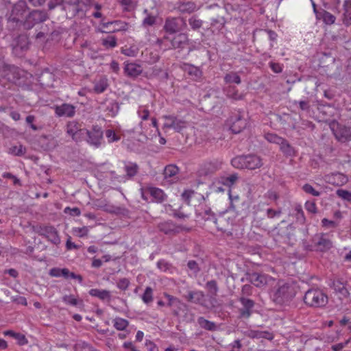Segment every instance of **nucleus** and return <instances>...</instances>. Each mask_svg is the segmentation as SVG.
Masks as SVG:
<instances>
[{"mask_svg":"<svg viewBox=\"0 0 351 351\" xmlns=\"http://www.w3.org/2000/svg\"><path fill=\"white\" fill-rule=\"evenodd\" d=\"M25 148L22 145H20L19 146H13L10 148V152L15 155V156H23L25 153Z\"/></svg>","mask_w":351,"mask_h":351,"instance_id":"obj_53","label":"nucleus"},{"mask_svg":"<svg viewBox=\"0 0 351 351\" xmlns=\"http://www.w3.org/2000/svg\"><path fill=\"white\" fill-rule=\"evenodd\" d=\"M321 14H322V18L323 19V21L326 25H332V24L335 23L336 18L333 14H332L329 12L323 10L321 12Z\"/></svg>","mask_w":351,"mask_h":351,"instance_id":"obj_44","label":"nucleus"},{"mask_svg":"<svg viewBox=\"0 0 351 351\" xmlns=\"http://www.w3.org/2000/svg\"><path fill=\"white\" fill-rule=\"evenodd\" d=\"M148 191L157 202H162L165 200V195L162 190L156 187H150Z\"/></svg>","mask_w":351,"mask_h":351,"instance_id":"obj_29","label":"nucleus"},{"mask_svg":"<svg viewBox=\"0 0 351 351\" xmlns=\"http://www.w3.org/2000/svg\"><path fill=\"white\" fill-rule=\"evenodd\" d=\"M279 145L280 150L284 153L285 155L287 156H291L294 155L293 147L286 139L284 138L282 143H280Z\"/></svg>","mask_w":351,"mask_h":351,"instance_id":"obj_33","label":"nucleus"},{"mask_svg":"<svg viewBox=\"0 0 351 351\" xmlns=\"http://www.w3.org/2000/svg\"><path fill=\"white\" fill-rule=\"evenodd\" d=\"M197 324L202 328L208 331H215L217 330L215 323L205 319L204 317H198Z\"/></svg>","mask_w":351,"mask_h":351,"instance_id":"obj_28","label":"nucleus"},{"mask_svg":"<svg viewBox=\"0 0 351 351\" xmlns=\"http://www.w3.org/2000/svg\"><path fill=\"white\" fill-rule=\"evenodd\" d=\"M38 81L42 86L52 87L53 86L54 75L49 70H45L39 75Z\"/></svg>","mask_w":351,"mask_h":351,"instance_id":"obj_22","label":"nucleus"},{"mask_svg":"<svg viewBox=\"0 0 351 351\" xmlns=\"http://www.w3.org/2000/svg\"><path fill=\"white\" fill-rule=\"evenodd\" d=\"M124 169L127 176L129 178H132L137 174L139 167L136 163L129 162L125 165Z\"/></svg>","mask_w":351,"mask_h":351,"instance_id":"obj_32","label":"nucleus"},{"mask_svg":"<svg viewBox=\"0 0 351 351\" xmlns=\"http://www.w3.org/2000/svg\"><path fill=\"white\" fill-rule=\"evenodd\" d=\"M294 211L297 221L300 224H304L306 221V218L302 206L300 205L295 206Z\"/></svg>","mask_w":351,"mask_h":351,"instance_id":"obj_39","label":"nucleus"},{"mask_svg":"<svg viewBox=\"0 0 351 351\" xmlns=\"http://www.w3.org/2000/svg\"><path fill=\"white\" fill-rule=\"evenodd\" d=\"M23 73L24 71L19 67L5 63L0 75L6 78L9 82L16 84L23 75Z\"/></svg>","mask_w":351,"mask_h":351,"instance_id":"obj_9","label":"nucleus"},{"mask_svg":"<svg viewBox=\"0 0 351 351\" xmlns=\"http://www.w3.org/2000/svg\"><path fill=\"white\" fill-rule=\"evenodd\" d=\"M246 336L252 339H265L268 340L274 339L273 333L267 330H250L246 332Z\"/></svg>","mask_w":351,"mask_h":351,"instance_id":"obj_23","label":"nucleus"},{"mask_svg":"<svg viewBox=\"0 0 351 351\" xmlns=\"http://www.w3.org/2000/svg\"><path fill=\"white\" fill-rule=\"evenodd\" d=\"M336 194L338 197H341L343 200H346L348 202L351 201V192L347 190L338 189L336 191Z\"/></svg>","mask_w":351,"mask_h":351,"instance_id":"obj_52","label":"nucleus"},{"mask_svg":"<svg viewBox=\"0 0 351 351\" xmlns=\"http://www.w3.org/2000/svg\"><path fill=\"white\" fill-rule=\"evenodd\" d=\"M205 287L208 290V295H217L219 287L216 280L208 281L206 283Z\"/></svg>","mask_w":351,"mask_h":351,"instance_id":"obj_36","label":"nucleus"},{"mask_svg":"<svg viewBox=\"0 0 351 351\" xmlns=\"http://www.w3.org/2000/svg\"><path fill=\"white\" fill-rule=\"evenodd\" d=\"M230 130L234 134L241 132L248 125V121L244 118L240 112L230 117Z\"/></svg>","mask_w":351,"mask_h":351,"instance_id":"obj_13","label":"nucleus"},{"mask_svg":"<svg viewBox=\"0 0 351 351\" xmlns=\"http://www.w3.org/2000/svg\"><path fill=\"white\" fill-rule=\"evenodd\" d=\"M62 301L71 306H83L82 300H77L73 295H65L62 297Z\"/></svg>","mask_w":351,"mask_h":351,"instance_id":"obj_40","label":"nucleus"},{"mask_svg":"<svg viewBox=\"0 0 351 351\" xmlns=\"http://www.w3.org/2000/svg\"><path fill=\"white\" fill-rule=\"evenodd\" d=\"M204 21L198 18L197 15H193L189 19V24L194 31L199 30L203 25Z\"/></svg>","mask_w":351,"mask_h":351,"instance_id":"obj_31","label":"nucleus"},{"mask_svg":"<svg viewBox=\"0 0 351 351\" xmlns=\"http://www.w3.org/2000/svg\"><path fill=\"white\" fill-rule=\"evenodd\" d=\"M265 138L269 142L272 143H276V144H278V145H280V143H282L283 139H284L283 138L278 136L277 134H271V133L267 134L265 135Z\"/></svg>","mask_w":351,"mask_h":351,"instance_id":"obj_49","label":"nucleus"},{"mask_svg":"<svg viewBox=\"0 0 351 351\" xmlns=\"http://www.w3.org/2000/svg\"><path fill=\"white\" fill-rule=\"evenodd\" d=\"M202 215V218L206 221H212L215 223V219H217V217H215V215L211 211L210 208L206 209Z\"/></svg>","mask_w":351,"mask_h":351,"instance_id":"obj_50","label":"nucleus"},{"mask_svg":"<svg viewBox=\"0 0 351 351\" xmlns=\"http://www.w3.org/2000/svg\"><path fill=\"white\" fill-rule=\"evenodd\" d=\"M293 287L287 283L279 285L271 295L272 301L276 304L282 305L290 302L295 296Z\"/></svg>","mask_w":351,"mask_h":351,"instance_id":"obj_4","label":"nucleus"},{"mask_svg":"<svg viewBox=\"0 0 351 351\" xmlns=\"http://www.w3.org/2000/svg\"><path fill=\"white\" fill-rule=\"evenodd\" d=\"M173 49H183L189 44L188 35L185 33H180L176 35L171 40Z\"/></svg>","mask_w":351,"mask_h":351,"instance_id":"obj_19","label":"nucleus"},{"mask_svg":"<svg viewBox=\"0 0 351 351\" xmlns=\"http://www.w3.org/2000/svg\"><path fill=\"white\" fill-rule=\"evenodd\" d=\"M119 104L116 101L110 102L108 106L106 107V111L110 114L112 117H114L119 110Z\"/></svg>","mask_w":351,"mask_h":351,"instance_id":"obj_45","label":"nucleus"},{"mask_svg":"<svg viewBox=\"0 0 351 351\" xmlns=\"http://www.w3.org/2000/svg\"><path fill=\"white\" fill-rule=\"evenodd\" d=\"M217 229L228 234H232L230 227L232 225V220L225 215H220L215 219V223Z\"/></svg>","mask_w":351,"mask_h":351,"instance_id":"obj_16","label":"nucleus"},{"mask_svg":"<svg viewBox=\"0 0 351 351\" xmlns=\"http://www.w3.org/2000/svg\"><path fill=\"white\" fill-rule=\"evenodd\" d=\"M194 191L192 190H185L182 194V197L187 204H189L190 199Z\"/></svg>","mask_w":351,"mask_h":351,"instance_id":"obj_64","label":"nucleus"},{"mask_svg":"<svg viewBox=\"0 0 351 351\" xmlns=\"http://www.w3.org/2000/svg\"><path fill=\"white\" fill-rule=\"evenodd\" d=\"M210 28L221 30L227 23L228 10L225 6L214 5L210 6Z\"/></svg>","mask_w":351,"mask_h":351,"instance_id":"obj_3","label":"nucleus"},{"mask_svg":"<svg viewBox=\"0 0 351 351\" xmlns=\"http://www.w3.org/2000/svg\"><path fill=\"white\" fill-rule=\"evenodd\" d=\"M55 112L58 117H73L75 114V106L69 104H62L55 106Z\"/></svg>","mask_w":351,"mask_h":351,"instance_id":"obj_18","label":"nucleus"},{"mask_svg":"<svg viewBox=\"0 0 351 351\" xmlns=\"http://www.w3.org/2000/svg\"><path fill=\"white\" fill-rule=\"evenodd\" d=\"M73 348L75 351H97L90 344L84 341L75 343Z\"/></svg>","mask_w":351,"mask_h":351,"instance_id":"obj_42","label":"nucleus"},{"mask_svg":"<svg viewBox=\"0 0 351 351\" xmlns=\"http://www.w3.org/2000/svg\"><path fill=\"white\" fill-rule=\"evenodd\" d=\"M30 45L31 43L26 34H20L15 37L10 44L12 53L17 57H23L29 49Z\"/></svg>","mask_w":351,"mask_h":351,"instance_id":"obj_6","label":"nucleus"},{"mask_svg":"<svg viewBox=\"0 0 351 351\" xmlns=\"http://www.w3.org/2000/svg\"><path fill=\"white\" fill-rule=\"evenodd\" d=\"M271 280L268 275L257 272L247 273L245 278H241V282H248L257 287H262L267 285Z\"/></svg>","mask_w":351,"mask_h":351,"instance_id":"obj_12","label":"nucleus"},{"mask_svg":"<svg viewBox=\"0 0 351 351\" xmlns=\"http://www.w3.org/2000/svg\"><path fill=\"white\" fill-rule=\"evenodd\" d=\"M185 71L195 80H199L202 77V72L199 68L192 64H186Z\"/></svg>","mask_w":351,"mask_h":351,"instance_id":"obj_30","label":"nucleus"},{"mask_svg":"<svg viewBox=\"0 0 351 351\" xmlns=\"http://www.w3.org/2000/svg\"><path fill=\"white\" fill-rule=\"evenodd\" d=\"M27 8V3L25 1H19L13 5L8 21L10 22L16 23V25L21 26V22L24 20L22 19L23 15Z\"/></svg>","mask_w":351,"mask_h":351,"instance_id":"obj_10","label":"nucleus"},{"mask_svg":"<svg viewBox=\"0 0 351 351\" xmlns=\"http://www.w3.org/2000/svg\"><path fill=\"white\" fill-rule=\"evenodd\" d=\"M81 128V125L77 121H70L66 125V132L69 135L73 137Z\"/></svg>","mask_w":351,"mask_h":351,"instance_id":"obj_34","label":"nucleus"},{"mask_svg":"<svg viewBox=\"0 0 351 351\" xmlns=\"http://www.w3.org/2000/svg\"><path fill=\"white\" fill-rule=\"evenodd\" d=\"M232 165L237 169L254 170L263 166L262 159L255 154L241 155L231 160Z\"/></svg>","mask_w":351,"mask_h":351,"instance_id":"obj_1","label":"nucleus"},{"mask_svg":"<svg viewBox=\"0 0 351 351\" xmlns=\"http://www.w3.org/2000/svg\"><path fill=\"white\" fill-rule=\"evenodd\" d=\"M73 232L76 234L79 237H83L88 235V228L87 226H83L82 228H74Z\"/></svg>","mask_w":351,"mask_h":351,"instance_id":"obj_54","label":"nucleus"},{"mask_svg":"<svg viewBox=\"0 0 351 351\" xmlns=\"http://www.w3.org/2000/svg\"><path fill=\"white\" fill-rule=\"evenodd\" d=\"M239 301L241 304L238 311L239 318L249 319L254 312L253 309L255 306V302L244 296H241L239 298Z\"/></svg>","mask_w":351,"mask_h":351,"instance_id":"obj_11","label":"nucleus"},{"mask_svg":"<svg viewBox=\"0 0 351 351\" xmlns=\"http://www.w3.org/2000/svg\"><path fill=\"white\" fill-rule=\"evenodd\" d=\"M176 308L173 310V313L175 316H178L181 311L184 312L187 310V305L182 302L180 300L174 306Z\"/></svg>","mask_w":351,"mask_h":351,"instance_id":"obj_51","label":"nucleus"},{"mask_svg":"<svg viewBox=\"0 0 351 351\" xmlns=\"http://www.w3.org/2000/svg\"><path fill=\"white\" fill-rule=\"evenodd\" d=\"M158 230L165 234H175L182 230L181 226H177L172 221L161 222L158 225Z\"/></svg>","mask_w":351,"mask_h":351,"instance_id":"obj_17","label":"nucleus"},{"mask_svg":"<svg viewBox=\"0 0 351 351\" xmlns=\"http://www.w3.org/2000/svg\"><path fill=\"white\" fill-rule=\"evenodd\" d=\"M303 300L307 306L315 308L324 307L328 302V295L319 288L310 289L306 291Z\"/></svg>","mask_w":351,"mask_h":351,"instance_id":"obj_2","label":"nucleus"},{"mask_svg":"<svg viewBox=\"0 0 351 351\" xmlns=\"http://www.w3.org/2000/svg\"><path fill=\"white\" fill-rule=\"evenodd\" d=\"M124 71L128 76L132 77H137L142 72L141 66L134 63L127 64L124 68Z\"/></svg>","mask_w":351,"mask_h":351,"instance_id":"obj_25","label":"nucleus"},{"mask_svg":"<svg viewBox=\"0 0 351 351\" xmlns=\"http://www.w3.org/2000/svg\"><path fill=\"white\" fill-rule=\"evenodd\" d=\"M305 208L307 211L311 213H317V207L315 202H306L305 204Z\"/></svg>","mask_w":351,"mask_h":351,"instance_id":"obj_63","label":"nucleus"},{"mask_svg":"<svg viewBox=\"0 0 351 351\" xmlns=\"http://www.w3.org/2000/svg\"><path fill=\"white\" fill-rule=\"evenodd\" d=\"M165 297L168 300L167 306H175L176 304L180 300L178 298L171 295L168 293H165Z\"/></svg>","mask_w":351,"mask_h":351,"instance_id":"obj_61","label":"nucleus"},{"mask_svg":"<svg viewBox=\"0 0 351 351\" xmlns=\"http://www.w3.org/2000/svg\"><path fill=\"white\" fill-rule=\"evenodd\" d=\"M87 134V129L80 128L79 131H77V132L74 136H73L72 139L76 143L81 142L82 141H86Z\"/></svg>","mask_w":351,"mask_h":351,"instance_id":"obj_43","label":"nucleus"},{"mask_svg":"<svg viewBox=\"0 0 351 351\" xmlns=\"http://www.w3.org/2000/svg\"><path fill=\"white\" fill-rule=\"evenodd\" d=\"M102 45L106 48H113L117 46V39L114 36H109L102 40Z\"/></svg>","mask_w":351,"mask_h":351,"instance_id":"obj_47","label":"nucleus"},{"mask_svg":"<svg viewBox=\"0 0 351 351\" xmlns=\"http://www.w3.org/2000/svg\"><path fill=\"white\" fill-rule=\"evenodd\" d=\"M196 9V5L194 3L188 1L182 3L178 6V10L182 13H191Z\"/></svg>","mask_w":351,"mask_h":351,"instance_id":"obj_35","label":"nucleus"},{"mask_svg":"<svg viewBox=\"0 0 351 351\" xmlns=\"http://www.w3.org/2000/svg\"><path fill=\"white\" fill-rule=\"evenodd\" d=\"M224 81L226 83H235L239 84L241 82L240 76L234 72H230L224 77Z\"/></svg>","mask_w":351,"mask_h":351,"instance_id":"obj_37","label":"nucleus"},{"mask_svg":"<svg viewBox=\"0 0 351 351\" xmlns=\"http://www.w3.org/2000/svg\"><path fill=\"white\" fill-rule=\"evenodd\" d=\"M156 23V17L152 15H147L143 21L145 26H152Z\"/></svg>","mask_w":351,"mask_h":351,"instance_id":"obj_60","label":"nucleus"},{"mask_svg":"<svg viewBox=\"0 0 351 351\" xmlns=\"http://www.w3.org/2000/svg\"><path fill=\"white\" fill-rule=\"evenodd\" d=\"M209 295V305L206 304V308H215L218 306V301L216 298L217 295Z\"/></svg>","mask_w":351,"mask_h":351,"instance_id":"obj_57","label":"nucleus"},{"mask_svg":"<svg viewBox=\"0 0 351 351\" xmlns=\"http://www.w3.org/2000/svg\"><path fill=\"white\" fill-rule=\"evenodd\" d=\"M165 119L164 128H173L177 132H180L183 128L186 127V122L173 115H165L163 117Z\"/></svg>","mask_w":351,"mask_h":351,"instance_id":"obj_15","label":"nucleus"},{"mask_svg":"<svg viewBox=\"0 0 351 351\" xmlns=\"http://www.w3.org/2000/svg\"><path fill=\"white\" fill-rule=\"evenodd\" d=\"M129 285H130V281L128 278H121L120 279L118 282H117V287L119 289H120L121 290H126L128 289V287H129Z\"/></svg>","mask_w":351,"mask_h":351,"instance_id":"obj_59","label":"nucleus"},{"mask_svg":"<svg viewBox=\"0 0 351 351\" xmlns=\"http://www.w3.org/2000/svg\"><path fill=\"white\" fill-rule=\"evenodd\" d=\"M142 300L145 304H149L153 300V290L150 287H146L143 295Z\"/></svg>","mask_w":351,"mask_h":351,"instance_id":"obj_46","label":"nucleus"},{"mask_svg":"<svg viewBox=\"0 0 351 351\" xmlns=\"http://www.w3.org/2000/svg\"><path fill=\"white\" fill-rule=\"evenodd\" d=\"M106 136L108 138L110 143L114 141H118L120 138L116 135L114 131L112 130H108L106 131Z\"/></svg>","mask_w":351,"mask_h":351,"instance_id":"obj_58","label":"nucleus"},{"mask_svg":"<svg viewBox=\"0 0 351 351\" xmlns=\"http://www.w3.org/2000/svg\"><path fill=\"white\" fill-rule=\"evenodd\" d=\"M253 287L250 285H245L241 288V296L247 298L252 294Z\"/></svg>","mask_w":351,"mask_h":351,"instance_id":"obj_56","label":"nucleus"},{"mask_svg":"<svg viewBox=\"0 0 351 351\" xmlns=\"http://www.w3.org/2000/svg\"><path fill=\"white\" fill-rule=\"evenodd\" d=\"M33 228L36 233L45 237L53 244L57 245L60 243V239L58 236V231L53 226L40 225L34 226Z\"/></svg>","mask_w":351,"mask_h":351,"instance_id":"obj_7","label":"nucleus"},{"mask_svg":"<svg viewBox=\"0 0 351 351\" xmlns=\"http://www.w3.org/2000/svg\"><path fill=\"white\" fill-rule=\"evenodd\" d=\"M187 266L195 274H197L200 270L198 264L195 261H189L187 263Z\"/></svg>","mask_w":351,"mask_h":351,"instance_id":"obj_62","label":"nucleus"},{"mask_svg":"<svg viewBox=\"0 0 351 351\" xmlns=\"http://www.w3.org/2000/svg\"><path fill=\"white\" fill-rule=\"evenodd\" d=\"M344 13L343 23L346 26L351 25V0H346L343 3Z\"/></svg>","mask_w":351,"mask_h":351,"instance_id":"obj_27","label":"nucleus"},{"mask_svg":"<svg viewBox=\"0 0 351 351\" xmlns=\"http://www.w3.org/2000/svg\"><path fill=\"white\" fill-rule=\"evenodd\" d=\"M48 14L45 10H33L25 16L21 25L25 29H31L36 25L43 23L48 19Z\"/></svg>","mask_w":351,"mask_h":351,"instance_id":"obj_5","label":"nucleus"},{"mask_svg":"<svg viewBox=\"0 0 351 351\" xmlns=\"http://www.w3.org/2000/svg\"><path fill=\"white\" fill-rule=\"evenodd\" d=\"M313 241L317 250L319 251H326L330 249L332 247L331 241L324 234L316 235L313 239Z\"/></svg>","mask_w":351,"mask_h":351,"instance_id":"obj_21","label":"nucleus"},{"mask_svg":"<svg viewBox=\"0 0 351 351\" xmlns=\"http://www.w3.org/2000/svg\"><path fill=\"white\" fill-rule=\"evenodd\" d=\"M225 92L226 97L232 100L238 101L243 99V94L239 93L235 86H228L225 89Z\"/></svg>","mask_w":351,"mask_h":351,"instance_id":"obj_26","label":"nucleus"},{"mask_svg":"<svg viewBox=\"0 0 351 351\" xmlns=\"http://www.w3.org/2000/svg\"><path fill=\"white\" fill-rule=\"evenodd\" d=\"M103 138V131L98 125H93L91 130H88L86 141L95 147H100Z\"/></svg>","mask_w":351,"mask_h":351,"instance_id":"obj_14","label":"nucleus"},{"mask_svg":"<svg viewBox=\"0 0 351 351\" xmlns=\"http://www.w3.org/2000/svg\"><path fill=\"white\" fill-rule=\"evenodd\" d=\"M204 297L205 295L202 291H190L188 292V295L184 296L188 302L206 306V304L203 302Z\"/></svg>","mask_w":351,"mask_h":351,"instance_id":"obj_20","label":"nucleus"},{"mask_svg":"<svg viewBox=\"0 0 351 351\" xmlns=\"http://www.w3.org/2000/svg\"><path fill=\"white\" fill-rule=\"evenodd\" d=\"M113 322L114 328L119 330H124L129 325L127 319L121 317H116Z\"/></svg>","mask_w":351,"mask_h":351,"instance_id":"obj_38","label":"nucleus"},{"mask_svg":"<svg viewBox=\"0 0 351 351\" xmlns=\"http://www.w3.org/2000/svg\"><path fill=\"white\" fill-rule=\"evenodd\" d=\"M186 27L184 19L181 17L167 18L165 20L164 29L169 34H176L184 30Z\"/></svg>","mask_w":351,"mask_h":351,"instance_id":"obj_8","label":"nucleus"},{"mask_svg":"<svg viewBox=\"0 0 351 351\" xmlns=\"http://www.w3.org/2000/svg\"><path fill=\"white\" fill-rule=\"evenodd\" d=\"M89 294L91 296L97 297L101 300L110 301L111 300V294L109 291L98 289H92L89 291Z\"/></svg>","mask_w":351,"mask_h":351,"instance_id":"obj_24","label":"nucleus"},{"mask_svg":"<svg viewBox=\"0 0 351 351\" xmlns=\"http://www.w3.org/2000/svg\"><path fill=\"white\" fill-rule=\"evenodd\" d=\"M178 173V168L174 165H169L164 169V175L166 178H172Z\"/></svg>","mask_w":351,"mask_h":351,"instance_id":"obj_41","label":"nucleus"},{"mask_svg":"<svg viewBox=\"0 0 351 351\" xmlns=\"http://www.w3.org/2000/svg\"><path fill=\"white\" fill-rule=\"evenodd\" d=\"M107 87L108 83L106 80H101L95 84L94 90L97 93H101L106 90Z\"/></svg>","mask_w":351,"mask_h":351,"instance_id":"obj_48","label":"nucleus"},{"mask_svg":"<svg viewBox=\"0 0 351 351\" xmlns=\"http://www.w3.org/2000/svg\"><path fill=\"white\" fill-rule=\"evenodd\" d=\"M303 190L306 193L313 196L318 197L320 195V192L316 191L311 184H305L302 186Z\"/></svg>","mask_w":351,"mask_h":351,"instance_id":"obj_55","label":"nucleus"}]
</instances>
